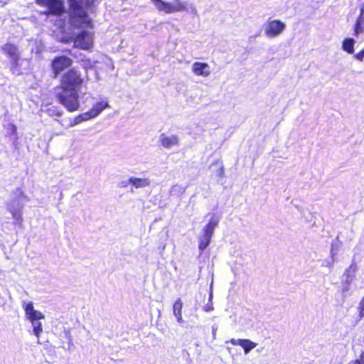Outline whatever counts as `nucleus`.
Segmentation results:
<instances>
[{"label": "nucleus", "instance_id": "nucleus-11", "mask_svg": "<svg viewBox=\"0 0 364 364\" xmlns=\"http://www.w3.org/2000/svg\"><path fill=\"white\" fill-rule=\"evenodd\" d=\"M192 72L197 76L208 77L210 75V68L206 63L195 62L192 65Z\"/></svg>", "mask_w": 364, "mask_h": 364}, {"label": "nucleus", "instance_id": "nucleus-9", "mask_svg": "<svg viewBox=\"0 0 364 364\" xmlns=\"http://www.w3.org/2000/svg\"><path fill=\"white\" fill-rule=\"evenodd\" d=\"M22 306L25 311L26 318L30 322L45 318V316L39 311L35 310L33 304L30 301H23Z\"/></svg>", "mask_w": 364, "mask_h": 364}, {"label": "nucleus", "instance_id": "nucleus-21", "mask_svg": "<svg viewBox=\"0 0 364 364\" xmlns=\"http://www.w3.org/2000/svg\"><path fill=\"white\" fill-rule=\"evenodd\" d=\"M32 328H33V333L36 336L38 341L37 343H40L39 338L41 334L43 332V325L42 323L40 321H35L31 322Z\"/></svg>", "mask_w": 364, "mask_h": 364}, {"label": "nucleus", "instance_id": "nucleus-35", "mask_svg": "<svg viewBox=\"0 0 364 364\" xmlns=\"http://www.w3.org/2000/svg\"><path fill=\"white\" fill-rule=\"evenodd\" d=\"M11 127H12V132H13L14 134H15V133H16V126H14V125H12Z\"/></svg>", "mask_w": 364, "mask_h": 364}, {"label": "nucleus", "instance_id": "nucleus-24", "mask_svg": "<svg viewBox=\"0 0 364 364\" xmlns=\"http://www.w3.org/2000/svg\"><path fill=\"white\" fill-rule=\"evenodd\" d=\"M211 240V237L203 235L199 238V249L203 251L210 244Z\"/></svg>", "mask_w": 364, "mask_h": 364}, {"label": "nucleus", "instance_id": "nucleus-32", "mask_svg": "<svg viewBox=\"0 0 364 364\" xmlns=\"http://www.w3.org/2000/svg\"><path fill=\"white\" fill-rule=\"evenodd\" d=\"M217 330H218L217 326L214 325L212 326V334H213V339H215V338H216Z\"/></svg>", "mask_w": 364, "mask_h": 364}, {"label": "nucleus", "instance_id": "nucleus-26", "mask_svg": "<svg viewBox=\"0 0 364 364\" xmlns=\"http://www.w3.org/2000/svg\"><path fill=\"white\" fill-rule=\"evenodd\" d=\"M336 253L333 252V250H331V260H324L322 263V266L323 267H328V268H331L333 267V264L336 261V259H335V256H336Z\"/></svg>", "mask_w": 364, "mask_h": 364}, {"label": "nucleus", "instance_id": "nucleus-18", "mask_svg": "<svg viewBox=\"0 0 364 364\" xmlns=\"http://www.w3.org/2000/svg\"><path fill=\"white\" fill-rule=\"evenodd\" d=\"M128 183L135 188H143L150 185V181L147 178H137L132 176L128 179Z\"/></svg>", "mask_w": 364, "mask_h": 364}, {"label": "nucleus", "instance_id": "nucleus-6", "mask_svg": "<svg viewBox=\"0 0 364 364\" xmlns=\"http://www.w3.org/2000/svg\"><path fill=\"white\" fill-rule=\"evenodd\" d=\"M286 28V24L279 20H269L264 25V34L269 38H276Z\"/></svg>", "mask_w": 364, "mask_h": 364}, {"label": "nucleus", "instance_id": "nucleus-23", "mask_svg": "<svg viewBox=\"0 0 364 364\" xmlns=\"http://www.w3.org/2000/svg\"><path fill=\"white\" fill-rule=\"evenodd\" d=\"M355 41L353 38H346L343 41L342 48L347 53L352 54L354 52Z\"/></svg>", "mask_w": 364, "mask_h": 364}, {"label": "nucleus", "instance_id": "nucleus-31", "mask_svg": "<svg viewBox=\"0 0 364 364\" xmlns=\"http://www.w3.org/2000/svg\"><path fill=\"white\" fill-rule=\"evenodd\" d=\"M355 58L360 61H362L364 58V49L359 52L358 54H356Z\"/></svg>", "mask_w": 364, "mask_h": 364}, {"label": "nucleus", "instance_id": "nucleus-33", "mask_svg": "<svg viewBox=\"0 0 364 364\" xmlns=\"http://www.w3.org/2000/svg\"><path fill=\"white\" fill-rule=\"evenodd\" d=\"M349 364H363L359 359L351 360Z\"/></svg>", "mask_w": 364, "mask_h": 364}, {"label": "nucleus", "instance_id": "nucleus-3", "mask_svg": "<svg viewBox=\"0 0 364 364\" xmlns=\"http://www.w3.org/2000/svg\"><path fill=\"white\" fill-rule=\"evenodd\" d=\"M59 102L69 112L77 111L80 107L77 90H64L57 94Z\"/></svg>", "mask_w": 364, "mask_h": 364}, {"label": "nucleus", "instance_id": "nucleus-27", "mask_svg": "<svg viewBox=\"0 0 364 364\" xmlns=\"http://www.w3.org/2000/svg\"><path fill=\"white\" fill-rule=\"evenodd\" d=\"M170 192L173 195H181L184 192V188L176 184L171 188Z\"/></svg>", "mask_w": 364, "mask_h": 364}, {"label": "nucleus", "instance_id": "nucleus-12", "mask_svg": "<svg viewBox=\"0 0 364 364\" xmlns=\"http://www.w3.org/2000/svg\"><path fill=\"white\" fill-rule=\"evenodd\" d=\"M159 142L163 147L166 149H171L178 146L179 138L177 135H166L165 134H161L159 136Z\"/></svg>", "mask_w": 364, "mask_h": 364}, {"label": "nucleus", "instance_id": "nucleus-25", "mask_svg": "<svg viewBox=\"0 0 364 364\" xmlns=\"http://www.w3.org/2000/svg\"><path fill=\"white\" fill-rule=\"evenodd\" d=\"M212 166H215L217 170L215 171V175L217 177H223L224 176V168L221 163L216 162L212 164Z\"/></svg>", "mask_w": 364, "mask_h": 364}, {"label": "nucleus", "instance_id": "nucleus-2", "mask_svg": "<svg viewBox=\"0 0 364 364\" xmlns=\"http://www.w3.org/2000/svg\"><path fill=\"white\" fill-rule=\"evenodd\" d=\"M155 9L166 14H172L175 13L187 12L190 13L193 17L198 16V12L196 6L188 1L173 0L172 1H166L164 0H150Z\"/></svg>", "mask_w": 364, "mask_h": 364}, {"label": "nucleus", "instance_id": "nucleus-7", "mask_svg": "<svg viewBox=\"0 0 364 364\" xmlns=\"http://www.w3.org/2000/svg\"><path fill=\"white\" fill-rule=\"evenodd\" d=\"M74 46L83 50H90L93 46V33L83 30L80 32L74 40Z\"/></svg>", "mask_w": 364, "mask_h": 364}, {"label": "nucleus", "instance_id": "nucleus-19", "mask_svg": "<svg viewBox=\"0 0 364 364\" xmlns=\"http://www.w3.org/2000/svg\"><path fill=\"white\" fill-rule=\"evenodd\" d=\"M219 223V218L216 216H213L209 223L203 228V235L211 237L214 233L215 228Z\"/></svg>", "mask_w": 364, "mask_h": 364}, {"label": "nucleus", "instance_id": "nucleus-10", "mask_svg": "<svg viewBox=\"0 0 364 364\" xmlns=\"http://www.w3.org/2000/svg\"><path fill=\"white\" fill-rule=\"evenodd\" d=\"M7 210L11 213L15 224H21L23 221V205L16 199L11 200L6 205Z\"/></svg>", "mask_w": 364, "mask_h": 364}, {"label": "nucleus", "instance_id": "nucleus-22", "mask_svg": "<svg viewBox=\"0 0 364 364\" xmlns=\"http://www.w3.org/2000/svg\"><path fill=\"white\" fill-rule=\"evenodd\" d=\"M89 119H90V117L89 116L87 112L82 113L81 114H79L78 116H77L74 119H71L70 120V123L69 124V127H74V126L81 123L83 121H87V120H89Z\"/></svg>", "mask_w": 364, "mask_h": 364}, {"label": "nucleus", "instance_id": "nucleus-17", "mask_svg": "<svg viewBox=\"0 0 364 364\" xmlns=\"http://www.w3.org/2000/svg\"><path fill=\"white\" fill-rule=\"evenodd\" d=\"M109 107V105L107 102L101 101L92 107V108L87 112L90 119H93L97 117L105 109Z\"/></svg>", "mask_w": 364, "mask_h": 364}, {"label": "nucleus", "instance_id": "nucleus-4", "mask_svg": "<svg viewBox=\"0 0 364 364\" xmlns=\"http://www.w3.org/2000/svg\"><path fill=\"white\" fill-rule=\"evenodd\" d=\"M83 82L79 71L73 68L65 73L60 80V88L64 90H77Z\"/></svg>", "mask_w": 364, "mask_h": 364}, {"label": "nucleus", "instance_id": "nucleus-15", "mask_svg": "<svg viewBox=\"0 0 364 364\" xmlns=\"http://www.w3.org/2000/svg\"><path fill=\"white\" fill-rule=\"evenodd\" d=\"M364 33V3L360 7V13L354 27V36L358 37Z\"/></svg>", "mask_w": 364, "mask_h": 364}, {"label": "nucleus", "instance_id": "nucleus-16", "mask_svg": "<svg viewBox=\"0 0 364 364\" xmlns=\"http://www.w3.org/2000/svg\"><path fill=\"white\" fill-rule=\"evenodd\" d=\"M357 271L358 265L353 261L351 264L344 272L343 280H345L346 283L351 284L355 279Z\"/></svg>", "mask_w": 364, "mask_h": 364}, {"label": "nucleus", "instance_id": "nucleus-20", "mask_svg": "<svg viewBox=\"0 0 364 364\" xmlns=\"http://www.w3.org/2000/svg\"><path fill=\"white\" fill-rule=\"evenodd\" d=\"M182 308L183 302L181 299H178L173 304V315L176 318L177 321L180 323L183 322V319L182 317Z\"/></svg>", "mask_w": 364, "mask_h": 364}, {"label": "nucleus", "instance_id": "nucleus-29", "mask_svg": "<svg viewBox=\"0 0 364 364\" xmlns=\"http://www.w3.org/2000/svg\"><path fill=\"white\" fill-rule=\"evenodd\" d=\"M350 284H351L346 283L345 280H343L342 291L343 294L349 291Z\"/></svg>", "mask_w": 364, "mask_h": 364}, {"label": "nucleus", "instance_id": "nucleus-30", "mask_svg": "<svg viewBox=\"0 0 364 364\" xmlns=\"http://www.w3.org/2000/svg\"><path fill=\"white\" fill-rule=\"evenodd\" d=\"M203 310L206 312H209L213 310V304H207L203 306Z\"/></svg>", "mask_w": 364, "mask_h": 364}, {"label": "nucleus", "instance_id": "nucleus-14", "mask_svg": "<svg viewBox=\"0 0 364 364\" xmlns=\"http://www.w3.org/2000/svg\"><path fill=\"white\" fill-rule=\"evenodd\" d=\"M2 50L11 59L13 63H16L19 58L18 48L11 43H6L2 46Z\"/></svg>", "mask_w": 364, "mask_h": 364}, {"label": "nucleus", "instance_id": "nucleus-1", "mask_svg": "<svg viewBox=\"0 0 364 364\" xmlns=\"http://www.w3.org/2000/svg\"><path fill=\"white\" fill-rule=\"evenodd\" d=\"M70 7V23L76 28H91L92 22L87 10L93 4L94 0H68Z\"/></svg>", "mask_w": 364, "mask_h": 364}, {"label": "nucleus", "instance_id": "nucleus-28", "mask_svg": "<svg viewBox=\"0 0 364 364\" xmlns=\"http://www.w3.org/2000/svg\"><path fill=\"white\" fill-rule=\"evenodd\" d=\"M358 311H359V317H360V319H361L364 317V296L363 297V299H361V301L359 303Z\"/></svg>", "mask_w": 364, "mask_h": 364}, {"label": "nucleus", "instance_id": "nucleus-34", "mask_svg": "<svg viewBox=\"0 0 364 364\" xmlns=\"http://www.w3.org/2000/svg\"><path fill=\"white\" fill-rule=\"evenodd\" d=\"M359 360L362 362L363 364H364V352L360 355Z\"/></svg>", "mask_w": 364, "mask_h": 364}, {"label": "nucleus", "instance_id": "nucleus-13", "mask_svg": "<svg viewBox=\"0 0 364 364\" xmlns=\"http://www.w3.org/2000/svg\"><path fill=\"white\" fill-rule=\"evenodd\" d=\"M230 343L234 346H240L244 349L245 353L247 354L251 350L257 346V343L249 339H235L232 338L230 341Z\"/></svg>", "mask_w": 364, "mask_h": 364}, {"label": "nucleus", "instance_id": "nucleus-8", "mask_svg": "<svg viewBox=\"0 0 364 364\" xmlns=\"http://www.w3.org/2000/svg\"><path fill=\"white\" fill-rule=\"evenodd\" d=\"M72 59L67 56L60 55L55 57L51 62V69L54 77H56L65 69L70 68L72 65Z\"/></svg>", "mask_w": 364, "mask_h": 364}, {"label": "nucleus", "instance_id": "nucleus-36", "mask_svg": "<svg viewBox=\"0 0 364 364\" xmlns=\"http://www.w3.org/2000/svg\"><path fill=\"white\" fill-rule=\"evenodd\" d=\"M128 184H129V183H128V181H123V182H122V186H123V187H127Z\"/></svg>", "mask_w": 364, "mask_h": 364}, {"label": "nucleus", "instance_id": "nucleus-5", "mask_svg": "<svg viewBox=\"0 0 364 364\" xmlns=\"http://www.w3.org/2000/svg\"><path fill=\"white\" fill-rule=\"evenodd\" d=\"M36 4L47 8L46 15L60 16L64 12V5L61 0H36Z\"/></svg>", "mask_w": 364, "mask_h": 364}]
</instances>
